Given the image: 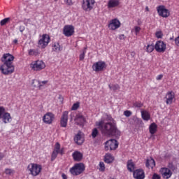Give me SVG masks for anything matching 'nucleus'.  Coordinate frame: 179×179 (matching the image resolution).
<instances>
[{
	"mask_svg": "<svg viewBox=\"0 0 179 179\" xmlns=\"http://www.w3.org/2000/svg\"><path fill=\"white\" fill-rule=\"evenodd\" d=\"M14 60L15 56L10 53H6L3 55L1 57L3 64L0 66V71L3 75H12L15 72Z\"/></svg>",
	"mask_w": 179,
	"mask_h": 179,
	"instance_id": "obj_1",
	"label": "nucleus"
},
{
	"mask_svg": "<svg viewBox=\"0 0 179 179\" xmlns=\"http://www.w3.org/2000/svg\"><path fill=\"white\" fill-rule=\"evenodd\" d=\"M102 134H105L108 136H120L121 131L118 130L115 124L108 122L104 124Z\"/></svg>",
	"mask_w": 179,
	"mask_h": 179,
	"instance_id": "obj_2",
	"label": "nucleus"
},
{
	"mask_svg": "<svg viewBox=\"0 0 179 179\" xmlns=\"http://www.w3.org/2000/svg\"><path fill=\"white\" fill-rule=\"evenodd\" d=\"M86 170V166L83 163H77L75 164L73 167H71L69 170V172L72 176H80L83 174V171Z\"/></svg>",
	"mask_w": 179,
	"mask_h": 179,
	"instance_id": "obj_3",
	"label": "nucleus"
},
{
	"mask_svg": "<svg viewBox=\"0 0 179 179\" xmlns=\"http://www.w3.org/2000/svg\"><path fill=\"white\" fill-rule=\"evenodd\" d=\"M27 169L31 176L36 177L41 173L43 166L38 164L31 163L28 165Z\"/></svg>",
	"mask_w": 179,
	"mask_h": 179,
	"instance_id": "obj_4",
	"label": "nucleus"
},
{
	"mask_svg": "<svg viewBox=\"0 0 179 179\" xmlns=\"http://www.w3.org/2000/svg\"><path fill=\"white\" fill-rule=\"evenodd\" d=\"M31 69L35 72H40L45 69V63L43 60L32 62L29 65Z\"/></svg>",
	"mask_w": 179,
	"mask_h": 179,
	"instance_id": "obj_5",
	"label": "nucleus"
},
{
	"mask_svg": "<svg viewBox=\"0 0 179 179\" xmlns=\"http://www.w3.org/2000/svg\"><path fill=\"white\" fill-rule=\"evenodd\" d=\"M0 120H2L4 124H9L12 121L10 113L6 112L3 106H0Z\"/></svg>",
	"mask_w": 179,
	"mask_h": 179,
	"instance_id": "obj_6",
	"label": "nucleus"
},
{
	"mask_svg": "<svg viewBox=\"0 0 179 179\" xmlns=\"http://www.w3.org/2000/svg\"><path fill=\"white\" fill-rule=\"evenodd\" d=\"M118 141L115 139H110L105 143V150H115L118 148Z\"/></svg>",
	"mask_w": 179,
	"mask_h": 179,
	"instance_id": "obj_7",
	"label": "nucleus"
},
{
	"mask_svg": "<svg viewBox=\"0 0 179 179\" xmlns=\"http://www.w3.org/2000/svg\"><path fill=\"white\" fill-rule=\"evenodd\" d=\"M157 11L161 17H169L170 16V10L165 7L164 5H160L157 7Z\"/></svg>",
	"mask_w": 179,
	"mask_h": 179,
	"instance_id": "obj_8",
	"label": "nucleus"
},
{
	"mask_svg": "<svg viewBox=\"0 0 179 179\" xmlns=\"http://www.w3.org/2000/svg\"><path fill=\"white\" fill-rule=\"evenodd\" d=\"M96 1L94 0H83L82 3V8L85 12H90L94 6Z\"/></svg>",
	"mask_w": 179,
	"mask_h": 179,
	"instance_id": "obj_9",
	"label": "nucleus"
},
{
	"mask_svg": "<svg viewBox=\"0 0 179 179\" xmlns=\"http://www.w3.org/2000/svg\"><path fill=\"white\" fill-rule=\"evenodd\" d=\"M106 68H107V64L103 61L96 62L92 65V69L95 72H101V71H104Z\"/></svg>",
	"mask_w": 179,
	"mask_h": 179,
	"instance_id": "obj_10",
	"label": "nucleus"
},
{
	"mask_svg": "<svg viewBox=\"0 0 179 179\" xmlns=\"http://www.w3.org/2000/svg\"><path fill=\"white\" fill-rule=\"evenodd\" d=\"M159 173L162 177L164 179L171 178L173 176V171L167 167H162L159 169Z\"/></svg>",
	"mask_w": 179,
	"mask_h": 179,
	"instance_id": "obj_11",
	"label": "nucleus"
},
{
	"mask_svg": "<svg viewBox=\"0 0 179 179\" xmlns=\"http://www.w3.org/2000/svg\"><path fill=\"white\" fill-rule=\"evenodd\" d=\"M108 27L109 30H117L121 27V22L117 18L111 20L108 24Z\"/></svg>",
	"mask_w": 179,
	"mask_h": 179,
	"instance_id": "obj_12",
	"label": "nucleus"
},
{
	"mask_svg": "<svg viewBox=\"0 0 179 179\" xmlns=\"http://www.w3.org/2000/svg\"><path fill=\"white\" fill-rule=\"evenodd\" d=\"M75 33V27L72 25H65L63 29V34L66 37H71Z\"/></svg>",
	"mask_w": 179,
	"mask_h": 179,
	"instance_id": "obj_13",
	"label": "nucleus"
},
{
	"mask_svg": "<svg viewBox=\"0 0 179 179\" xmlns=\"http://www.w3.org/2000/svg\"><path fill=\"white\" fill-rule=\"evenodd\" d=\"M55 118V115L51 112H48L44 115L43 117V121L45 124H48L49 125L52 124V121H54Z\"/></svg>",
	"mask_w": 179,
	"mask_h": 179,
	"instance_id": "obj_14",
	"label": "nucleus"
},
{
	"mask_svg": "<svg viewBox=\"0 0 179 179\" xmlns=\"http://www.w3.org/2000/svg\"><path fill=\"white\" fill-rule=\"evenodd\" d=\"M48 83V80L40 81L38 80H32V86L34 87H36L38 90H43L44 86Z\"/></svg>",
	"mask_w": 179,
	"mask_h": 179,
	"instance_id": "obj_15",
	"label": "nucleus"
},
{
	"mask_svg": "<svg viewBox=\"0 0 179 179\" xmlns=\"http://www.w3.org/2000/svg\"><path fill=\"white\" fill-rule=\"evenodd\" d=\"M50 41H51V38H50V35L47 34H43L38 41V44L39 45H48Z\"/></svg>",
	"mask_w": 179,
	"mask_h": 179,
	"instance_id": "obj_16",
	"label": "nucleus"
},
{
	"mask_svg": "<svg viewBox=\"0 0 179 179\" xmlns=\"http://www.w3.org/2000/svg\"><path fill=\"white\" fill-rule=\"evenodd\" d=\"M133 177L135 179H145V171L142 169H136L133 172Z\"/></svg>",
	"mask_w": 179,
	"mask_h": 179,
	"instance_id": "obj_17",
	"label": "nucleus"
},
{
	"mask_svg": "<svg viewBox=\"0 0 179 179\" xmlns=\"http://www.w3.org/2000/svg\"><path fill=\"white\" fill-rule=\"evenodd\" d=\"M68 114H69L68 111H64L62 113L60 120V125L62 128H66L68 125Z\"/></svg>",
	"mask_w": 179,
	"mask_h": 179,
	"instance_id": "obj_18",
	"label": "nucleus"
},
{
	"mask_svg": "<svg viewBox=\"0 0 179 179\" xmlns=\"http://www.w3.org/2000/svg\"><path fill=\"white\" fill-rule=\"evenodd\" d=\"M121 2L120 0H108L107 2V8L108 9H115V8H118Z\"/></svg>",
	"mask_w": 179,
	"mask_h": 179,
	"instance_id": "obj_19",
	"label": "nucleus"
},
{
	"mask_svg": "<svg viewBox=\"0 0 179 179\" xmlns=\"http://www.w3.org/2000/svg\"><path fill=\"white\" fill-rule=\"evenodd\" d=\"M75 121L77 125H80L83 127V125H85V123L86 122V118L81 113H78L76 116Z\"/></svg>",
	"mask_w": 179,
	"mask_h": 179,
	"instance_id": "obj_20",
	"label": "nucleus"
},
{
	"mask_svg": "<svg viewBox=\"0 0 179 179\" xmlns=\"http://www.w3.org/2000/svg\"><path fill=\"white\" fill-rule=\"evenodd\" d=\"M74 142L77 145H82L83 142H85V137H83L82 131H78V133L74 136Z\"/></svg>",
	"mask_w": 179,
	"mask_h": 179,
	"instance_id": "obj_21",
	"label": "nucleus"
},
{
	"mask_svg": "<svg viewBox=\"0 0 179 179\" xmlns=\"http://www.w3.org/2000/svg\"><path fill=\"white\" fill-rule=\"evenodd\" d=\"M165 98L166 104H173V100L176 99V94L173 91H169L166 93Z\"/></svg>",
	"mask_w": 179,
	"mask_h": 179,
	"instance_id": "obj_22",
	"label": "nucleus"
},
{
	"mask_svg": "<svg viewBox=\"0 0 179 179\" xmlns=\"http://www.w3.org/2000/svg\"><path fill=\"white\" fill-rule=\"evenodd\" d=\"M72 157L74 162H82V159H83V154L79 151H75L72 154Z\"/></svg>",
	"mask_w": 179,
	"mask_h": 179,
	"instance_id": "obj_23",
	"label": "nucleus"
},
{
	"mask_svg": "<svg viewBox=\"0 0 179 179\" xmlns=\"http://www.w3.org/2000/svg\"><path fill=\"white\" fill-rule=\"evenodd\" d=\"M53 152H56L57 154L62 156V155H64V148H61V144H59V143H56L53 149Z\"/></svg>",
	"mask_w": 179,
	"mask_h": 179,
	"instance_id": "obj_24",
	"label": "nucleus"
},
{
	"mask_svg": "<svg viewBox=\"0 0 179 179\" xmlns=\"http://www.w3.org/2000/svg\"><path fill=\"white\" fill-rule=\"evenodd\" d=\"M145 166L148 169H153L156 166V162L153 158H150L146 160Z\"/></svg>",
	"mask_w": 179,
	"mask_h": 179,
	"instance_id": "obj_25",
	"label": "nucleus"
},
{
	"mask_svg": "<svg viewBox=\"0 0 179 179\" xmlns=\"http://www.w3.org/2000/svg\"><path fill=\"white\" fill-rule=\"evenodd\" d=\"M149 131L151 135H155L157 132V124L155 122L152 123L149 127Z\"/></svg>",
	"mask_w": 179,
	"mask_h": 179,
	"instance_id": "obj_26",
	"label": "nucleus"
},
{
	"mask_svg": "<svg viewBox=\"0 0 179 179\" xmlns=\"http://www.w3.org/2000/svg\"><path fill=\"white\" fill-rule=\"evenodd\" d=\"M141 117L144 121H149L150 120V113L147 110H141Z\"/></svg>",
	"mask_w": 179,
	"mask_h": 179,
	"instance_id": "obj_27",
	"label": "nucleus"
},
{
	"mask_svg": "<svg viewBox=\"0 0 179 179\" xmlns=\"http://www.w3.org/2000/svg\"><path fill=\"white\" fill-rule=\"evenodd\" d=\"M105 163H113L114 162V157L110 153L106 154L104 157Z\"/></svg>",
	"mask_w": 179,
	"mask_h": 179,
	"instance_id": "obj_28",
	"label": "nucleus"
},
{
	"mask_svg": "<svg viewBox=\"0 0 179 179\" xmlns=\"http://www.w3.org/2000/svg\"><path fill=\"white\" fill-rule=\"evenodd\" d=\"M127 170L130 171V173H132V171H134L135 170V164H134V162H132L131 159H129L127 162Z\"/></svg>",
	"mask_w": 179,
	"mask_h": 179,
	"instance_id": "obj_29",
	"label": "nucleus"
},
{
	"mask_svg": "<svg viewBox=\"0 0 179 179\" xmlns=\"http://www.w3.org/2000/svg\"><path fill=\"white\" fill-rule=\"evenodd\" d=\"M28 54L30 57H37L40 54L38 49H30L28 50Z\"/></svg>",
	"mask_w": 179,
	"mask_h": 179,
	"instance_id": "obj_30",
	"label": "nucleus"
},
{
	"mask_svg": "<svg viewBox=\"0 0 179 179\" xmlns=\"http://www.w3.org/2000/svg\"><path fill=\"white\" fill-rule=\"evenodd\" d=\"M166 48V45H155V50L157 52H164Z\"/></svg>",
	"mask_w": 179,
	"mask_h": 179,
	"instance_id": "obj_31",
	"label": "nucleus"
},
{
	"mask_svg": "<svg viewBox=\"0 0 179 179\" xmlns=\"http://www.w3.org/2000/svg\"><path fill=\"white\" fill-rule=\"evenodd\" d=\"M5 174L6 176H13L15 174V171L13 169H5Z\"/></svg>",
	"mask_w": 179,
	"mask_h": 179,
	"instance_id": "obj_32",
	"label": "nucleus"
},
{
	"mask_svg": "<svg viewBox=\"0 0 179 179\" xmlns=\"http://www.w3.org/2000/svg\"><path fill=\"white\" fill-rule=\"evenodd\" d=\"M133 106L136 108H141V107H143V103H142L141 101H138L133 103Z\"/></svg>",
	"mask_w": 179,
	"mask_h": 179,
	"instance_id": "obj_33",
	"label": "nucleus"
},
{
	"mask_svg": "<svg viewBox=\"0 0 179 179\" xmlns=\"http://www.w3.org/2000/svg\"><path fill=\"white\" fill-rule=\"evenodd\" d=\"M97 135H99V129H97V128H94L92 129L91 136L93 139H94L97 136Z\"/></svg>",
	"mask_w": 179,
	"mask_h": 179,
	"instance_id": "obj_34",
	"label": "nucleus"
},
{
	"mask_svg": "<svg viewBox=\"0 0 179 179\" xmlns=\"http://www.w3.org/2000/svg\"><path fill=\"white\" fill-rule=\"evenodd\" d=\"M52 51H55V52H59V51H62V46L61 45H53Z\"/></svg>",
	"mask_w": 179,
	"mask_h": 179,
	"instance_id": "obj_35",
	"label": "nucleus"
},
{
	"mask_svg": "<svg viewBox=\"0 0 179 179\" xmlns=\"http://www.w3.org/2000/svg\"><path fill=\"white\" fill-rule=\"evenodd\" d=\"M8 22H10V17L4 18L0 22V24L1 26H5Z\"/></svg>",
	"mask_w": 179,
	"mask_h": 179,
	"instance_id": "obj_36",
	"label": "nucleus"
},
{
	"mask_svg": "<svg viewBox=\"0 0 179 179\" xmlns=\"http://www.w3.org/2000/svg\"><path fill=\"white\" fill-rule=\"evenodd\" d=\"M87 48H85L83 50V52L80 55V61H83V59H85V55L86 54V50Z\"/></svg>",
	"mask_w": 179,
	"mask_h": 179,
	"instance_id": "obj_37",
	"label": "nucleus"
},
{
	"mask_svg": "<svg viewBox=\"0 0 179 179\" xmlns=\"http://www.w3.org/2000/svg\"><path fill=\"white\" fill-rule=\"evenodd\" d=\"M109 88L115 92V90H120V85L118 84H115L112 86L109 85Z\"/></svg>",
	"mask_w": 179,
	"mask_h": 179,
	"instance_id": "obj_38",
	"label": "nucleus"
},
{
	"mask_svg": "<svg viewBox=\"0 0 179 179\" xmlns=\"http://www.w3.org/2000/svg\"><path fill=\"white\" fill-rule=\"evenodd\" d=\"M58 152H56L55 151H52V155H51V162H54V160H55V159H57V156H58Z\"/></svg>",
	"mask_w": 179,
	"mask_h": 179,
	"instance_id": "obj_39",
	"label": "nucleus"
},
{
	"mask_svg": "<svg viewBox=\"0 0 179 179\" xmlns=\"http://www.w3.org/2000/svg\"><path fill=\"white\" fill-rule=\"evenodd\" d=\"M106 170V165L104 164V162H101L99 163V171H105Z\"/></svg>",
	"mask_w": 179,
	"mask_h": 179,
	"instance_id": "obj_40",
	"label": "nucleus"
},
{
	"mask_svg": "<svg viewBox=\"0 0 179 179\" xmlns=\"http://www.w3.org/2000/svg\"><path fill=\"white\" fill-rule=\"evenodd\" d=\"M155 36L157 37V38H163V31H156Z\"/></svg>",
	"mask_w": 179,
	"mask_h": 179,
	"instance_id": "obj_41",
	"label": "nucleus"
},
{
	"mask_svg": "<svg viewBox=\"0 0 179 179\" xmlns=\"http://www.w3.org/2000/svg\"><path fill=\"white\" fill-rule=\"evenodd\" d=\"M155 49V45H148L146 47L147 52H152Z\"/></svg>",
	"mask_w": 179,
	"mask_h": 179,
	"instance_id": "obj_42",
	"label": "nucleus"
},
{
	"mask_svg": "<svg viewBox=\"0 0 179 179\" xmlns=\"http://www.w3.org/2000/svg\"><path fill=\"white\" fill-rule=\"evenodd\" d=\"M131 31H134L136 36H138V34H139V31H141V28L140 27L136 26L134 27V29H133Z\"/></svg>",
	"mask_w": 179,
	"mask_h": 179,
	"instance_id": "obj_43",
	"label": "nucleus"
},
{
	"mask_svg": "<svg viewBox=\"0 0 179 179\" xmlns=\"http://www.w3.org/2000/svg\"><path fill=\"white\" fill-rule=\"evenodd\" d=\"M79 106H80V103H79V102H77V103L73 104L71 110L75 111L79 108Z\"/></svg>",
	"mask_w": 179,
	"mask_h": 179,
	"instance_id": "obj_44",
	"label": "nucleus"
},
{
	"mask_svg": "<svg viewBox=\"0 0 179 179\" xmlns=\"http://www.w3.org/2000/svg\"><path fill=\"white\" fill-rule=\"evenodd\" d=\"M169 167L171 169V170H172V171H177V166H174L173 163H169Z\"/></svg>",
	"mask_w": 179,
	"mask_h": 179,
	"instance_id": "obj_45",
	"label": "nucleus"
},
{
	"mask_svg": "<svg viewBox=\"0 0 179 179\" xmlns=\"http://www.w3.org/2000/svg\"><path fill=\"white\" fill-rule=\"evenodd\" d=\"M98 127L101 128V132H103V128H104V122L100 121L97 123Z\"/></svg>",
	"mask_w": 179,
	"mask_h": 179,
	"instance_id": "obj_46",
	"label": "nucleus"
},
{
	"mask_svg": "<svg viewBox=\"0 0 179 179\" xmlns=\"http://www.w3.org/2000/svg\"><path fill=\"white\" fill-rule=\"evenodd\" d=\"M124 115H125V117H131L132 115V112L131 110H125L124 112Z\"/></svg>",
	"mask_w": 179,
	"mask_h": 179,
	"instance_id": "obj_47",
	"label": "nucleus"
},
{
	"mask_svg": "<svg viewBox=\"0 0 179 179\" xmlns=\"http://www.w3.org/2000/svg\"><path fill=\"white\" fill-rule=\"evenodd\" d=\"M152 179H162V176L157 173H154L152 175Z\"/></svg>",
	"mask_w": 179,
	"mask_h": 179,
	"instance_id": "obj_48",
	"label": "nucleus"
},
{
	"mask_svg": "<svg viewBox=\"0 0 179 179\" xmlns=\"http://www.w3.org/2000/svg\"><path fill=\"white\" fill-rule=\"evenodd\" d=\"M64 2L65 3H66V5H69V6L73 5L72 0H65Z\"/></svg>",
	"mask_w": 179,
	"mask_h": 179,
	"instance_id": "obj_49",
	"label": "nucleus"
},
{
	"mask_svg": "<svg viewBox=\"0 0 179 179\" xmlns=\"http://www.w3.org/2000/svg\"><path fill=\"white\" fill-rule=\"evenodd\" d=\"M155 45H164V43L163 41H158L155 43Z\"/></svg>",
	"mask_w": 179,
	"mask_h": 179,
	"instance_id": "obj_50",
	"label": "nucleus"
},
{
	"mask_svg": "<svg viewBox=\"0 0 179 179\" xmlns=\"http://www.w3.org/2000/svg\"><path fill=\"white\" fill-rule=\"evenodd\" d=\"M163 79V74H159L156 77L157 80H162Z\"/></svg>",
	"mask_w": 179,
	"mask_h": 179,
	"instance_id": "obj_51",
	"label": "nucleus"
},
{
	"mask_svg": "<svg viewBox=\"0 0 179 179\" xmlns=\"http://www.w3.org/2000/svg\"><path fill=\"white\" fill-rule=\"evenodd\" d=\"M175 43L176 45H179V36L177 38H176Z\"/></svg>",
	"mask_w": 179,
	"mask_h": 179,
	"instance_id": "obj_52",
	"label": "nucleus"
},
{
	"mask_svg": "<svg viewBox=\"0 0 179 179\" xmlns=\"http://www.w3.org/2000/svg\"><path fill=\"white\" fill-rule=\"evenodd\" d=\"M24 26H20V31L21 32V33H23V31H24Z\"/></svg>",
	"mask_w": 179,
	"mask_h": 179,
	"instance_id": "obj_53",
	"label": "nucleus"
},
{
	"mask_svg": "<svg viewBox=\"0 0 179 179\" xmlns=\"http://www.w3.org/2000/svg\"><path fill=\"white\" fill-rule=\"evenodd\" d=\"M62 179H68V176L65 173L62 174Z\"/></svg>",
	"mask_w": 179,
	"mask_h": 179,
	"instance_id": "obj_54",
	"label": "nucleus"
},
{
	"mask_svg": "<svg viewBox=\"0 0 179 179\" xmlns=\"http://www.w3.org/2000/svg\"><path fill=\"white\" fill-rule=\"evenodd\" d=\"M3 157H5V155H3L2 152H0V160H2Z\"/></svg>",
	"mask_w": 179,
	"mask_h": 179,
	"instance_id": "obj_55",
	"label": "nucleus"
},
{
	"mask_svg": "<svg viewBox=\"0 0 179 179\" xmlns=\"http://www.w3.org/2000/svg\"><path fill=\"white\" fill-rule=\"evenodd\" d=\"M120 40H124L125 38V36L124 34H122L120 36Z\"/></svg>",
	"mask_w": 179,
	"mask_h": 179,
	"instance_id": "obj_56",
	"label": "nucleus"
},
{
	"mask_svg": "<svg viewBox=\"0 0 179 179\" xmlns=\"http://www.w3.org/2000/svg\"><path fill=\"white\" fill-rule=\"evenodd\" d=\"M13 44H17V39H15V40L13 41Z\"/></svg>",
	"mask_w": 179,
	"mask_h": 179,
	"instance_id": "obj_57",
	"label": "nucleus"
},
{
	"mask_svg": "<svg viewBox=\"0 0 179 179\" xmlns=\"http://www.w3.org/2000/svg\"><path fill=\"white\" fill-rule=\"evenodd\" d=\"M145 10H147L148 12H149V7L145 8Z\"/></svg>",
	"mask_w": 179,
	"mask_h": 179,
	"instance_id": "obj_58",
	"label": "nucleus"
},
{
	"mask_svg": "<svg viewBox=\"0 0 179 179\" xmlns=\"http://www.w3.org/2000/svg\"><path fill=\"white\" fill-rule=\"evenodd\" d=\"M134 55V52H131V55Z\"/></svg>",
	"mask_w": 179,
	"mask_h": 179,
	"instance_id": "obj_59",
	"label": "nucleus"
},
{
	"mask_svg": "<svg viewBox=\"0 0 179 179\" xmlns=\"http://www.w3.org/2000/svg\"><path fill=\"white\" fill-rule=\"evenodd\" d=\"M43 48H45V46H43Z\"/></svg>",
	"mask_w": 179,
	"mask_h": 179,
	"instance_id": "obj_60",
	"label": "nucleus"
},
{
	"mask_svg": "<svg viewBox=\"0 0 179 179\" xmlns=\"http://www.w3.org/2000/svg\"><path fill=\"white\" fill-rule=\"evenodd\" d=\"M55 1H58V0H55Z\"/></svg>",
	"mask_w": 179,
	"mask_h": 179,
	"instance_id": "obj_61",
	"label": "nucleus"
}]
</instances>
